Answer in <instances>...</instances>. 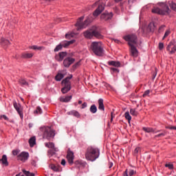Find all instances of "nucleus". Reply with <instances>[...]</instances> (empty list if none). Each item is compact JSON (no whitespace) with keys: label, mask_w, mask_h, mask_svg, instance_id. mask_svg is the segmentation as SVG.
I'll return each mask as SVG.
<instances>
[{"label":"nucleus","mask_w":176,"mask_h":176,"mask_svg":"<svg viewBox=\"0 0 176 176\" xmlns=\"http://www.w3.org/2000/svg\"><path fill=\"white\" fill-rule=\"evenodd\" d=\"M93 34V26L89 30H87L83 32V36L87 39H92Z\"/></svg>","instance_id":"obj_17"},{"label":"nucleus","mask_w":176,"mask_h":176,"mask_svg":"<svg viewBox=\"0 0 176 176\" xmlns=\"http://www.w3.org/2000/svg\"><path fill=\"white\" fill-rule=\"evenodd\" d=\"M129 46L130 56H131L132 57H138V50H137V47L134 46V45Z\"/></svg>","instance_id":"obj_15"},{"label":"nucleus","mask_w":176,"mask_h":176,"mask_svg":"<svg viewBox=\"0 0 176 176\" xmlns=\"http://www.w3.org/2000/svg\"><path fill=\"white\" fill-rule=\"evenodd\" d=\"M98 104L99 111H102V112H104V111H105V106L104 105V99H98Z\"/></svg>","instance_id":"obj_20"},{"label":"nucleus","mask_w":176,"mask_h":176,"mask_svg":"<svg viewBox=\"0 0 176 176\" xmlns=\"http://www.w3.org/2000/svg\"><path fill=\"white\" fill-rule=\"evenodd\" d=\"M71 100H72V96H68L66 97H60L59 98V101H60V102H69V101H71Z\"/></svg>","instance_id":"obj_23"},{"label":"nucleus","mask_w":176,"mask_h":176,"mask_svg":"<svg viewBox=\"0 0 176 176\" xmlns=\"http://www.w3.org/2000/svg\"><path fill=\"white\" fill-rule=\"evenodd\" d=\"M170 9H172L173 10H174L175 12H176V4L175 3H171L170 4Z\"/></svg>","instance_id":"obj_47"},{"label":"nucleus","mask_w":176,"mask_h":176,"mask_svg":"<svg viewBox=\"0 0 176 176\" xmlns=\"http://www.w3.org/2000/svg\"><path fill=\"white\" fill-rule=\"evenodd\" d=\"M13 105H14V108L16 109V111L19 113L21 119H23V109H21V104H20V103L16 102V101H14Z\"/></svg>","instance_id":"obj_10"},{"label":"nucleus","mask_w":176,"mask_h":176,"mask_svg":"<svg viewBox=\"0 0 176 176\" xmlns=\"http://www.w3.org/2000/svg\"><path fill=\"white\" fill-rule=\"evenodd\" d=\"M19 151H18V150H14V151H12V155H14V156H17V155H19Z\"/></svg>","instance_id":"obj_52"},{"label":"nucleus","mask_w":176,"mask_h":176,"mask_svg":"<svg viewBox=\"0 0 176 176\" xmlns=\"http://www.w3.org/2000/svg\"><path fill=\"white\" fill-rule=\"evenodd\" d=\"M23 173L26 176H35V173H30L28 170H23Z\"/></svg>","instance_id":"obj_40"},{"label":"nucleus","mask_w":176,"mask_h":176,"mask_svg":"<svg viewBox=\"0 0 176 176\" xmlns=\"http://www.w3.org/2000/svg\"><path fill=\"white\" fill-rule=\"evenodd\" d=\"M110 71H111V74H115V73L119 74L120 72L119 69L115 68V67H111Z\"/></svg>","instance_id":"obj_42"},{"label":"nucleus","mask_w":176,"mask_h":176,"mask_svg":"<svg viewBox=\"0 0 176 176\" xmlns=\"http://www.w3.org/2000/svg\"><path fill=\"white\" fill-rule=\"evenodd\" d=\"M137 174V170L134 169H126L125 171L123 173V176H133Z\"/></svg>","instance_id":"obj_19"},{"label":"nucleus","mask_w":176,"mask_h":176,"mask_svg":"<svg viewBox=\"0 0 176 176\" xmlns=\"http://www.w3.org/2000/svg\"><path fill=\"white\" fill-rule=\"evenodd\" d=\"M130 113L132 116H138V111H136L135 109H131Z\"/></svg>","instance_id":"obj_38"},{"label":"nucleus","mask_w":176,"mask_h":176,"mask_svg":"<svg viewBox=\"0 0 176 176\" xmlns=\"http://www.w3.org/2000/svg\"><path fill=\"white\" fill-rule=\"evenodd\" d=\"M69 38H71V34H65V38H66V39H69Z\"/></svg>","instance_id":"obj_60"},{"label":"nucleus","mask_w":176,"mask_h":176,"mask_svg":"<svg viewBox=\"0 0 176 176\" xmlns=\"http://www.w3.org/2000/svg\"><path fill=\"white\" fill-rule=\"evenodd\" d=\"M21 58H32L34 57L33 53L24 52L21 54Z\"/></svg>","instance_id":"obj_27"},{"label":"nucleus","mask_w":176,"mask_h":176,"mask_svg":"<svg viewBox=\"0 0 176 176\" xmlns=\"http://www.w3.org/2000/svg\"><path fill=\"white\" fill-rule=\"evenodd\" d=\"M176 52V45H175V46H173L171 49V50L170 51V54H174Z\"/></svg>","instance_id":"obj_48"},{"label":"nucleus","mask_w":176,"mask_h":176,"mask_svg":"<svg viewBox=\"0 0 176 176\" xmlns=\"http://www.w3.org/2000/svg\"><path fill=\"white\" fill-rule=\"evenodd\" d=\"M0 45L1 46H9L10 45V41L9 40L5 38L4 37L0 38Z\"/></svg>","instance_id":"obj_21"},{"label":"nucleus","mask_w":176,"mask_h":176,"mask_svg":"<svg viewBox=\"0 0 176 176\" xmlns=\"http://www.w3.org/2000/svg\"><path fill=\"white\" fill-rule=\"evenodd\" d=\"M108 65H110L111 67H116L117 68H119L120 67V62L119 61H115V60H109L107 62Z\"/></svg>","instance_id":"obj_22"},{"label":"nucleus","mask_w":176,"mask_h":176,"mask_svg":"<svg viewBox=\"0 0 176 176\" xmlns=\"http://www.w3.org/2000/svg\"><path fill=\"white\" fill-rule=\"evenodd\" d=\"M30 157V153L28 152L23 151L19 155H17V160H20L23 163H25L28 158Z\"/></svg>","instance_id":"obj_8"},{"label":"nucleus","mask_w":176,"mask_h":176,"mask_svg":"<svg viewBox=\"0 0 176 176\" xmlns=\"http://www.w3.org/2000/svg\"><path fill=\"white\" fill-rule=\"evenodd\" d=\"M1 118H3V119H4V120H9V118H8V116L3 115L1 116Z\"/></svg>","instance_id":"obj_56"},{"label":"nucleus","mask_w":176,"mask_h":176,"mask_svg":"<svg viewBox=\"0 0 176 176\" xmlns=\"http://www.w3.org/2000/svg\"><path fill=\"white\" fill-rule=\"evenodd\" d=\"M75 156L74 155V152L71 151L69 148L67 151V159L68 160V163L69 164H74V159Z\"/></svg>","instance_id":"obj_14"},{"label":"nucleus","mask_w":176,"mask_h":176,"mask_svg":"<svg viewBox=\"0 0 176 176\" xmlns=\"http://www.w3.org/2000/svg\"><path fill=\"white\" fill-rule=\"evenodd\" d=\"M74 63H75V58L67 57L64 59L63 65L65 68H69V67L72 65V64H74Z\"/></svg>","instance_id":"obj_9"},{"label":"nucleus","mask_w":176,"mask_h":176,"mask_svg":"<svg viewBox=\"0 0 176 176\" xmlns=\"http://www.w3.org/2000/svg\"><path fill=\"white\" fill-rule=\"evenodd\" d=\"M160 6L161 8V12H165V14H162V16L170 14V8H168V6L166 3H160Z\"/></svg>","instance_id":"obj_12"},{"label":"nucleus","mask_w":176,"mask_h":176,"mask_svg":"<svg viewBox=\"0 0 176 176\" xmlns=\"http://www.w3.org/2000/svg\"><path fill=\"white\" fill-rule=\"evenodd\" d=\"M56 152H58V148H56L54 146L52 147V150H50L48 153H51V155H55Z\"/></svg>","instance_id":"obj_37"},{"label":"nucleus","mask_w":176,"mask_h":176,"mask_svg":"<svg viewBox=\"0 0 176 176\" xmlns=\"http://www.w3.org/2000/svg\"><path fill=\"white\" fill-rule=\"evenodd\" d=\"M40 131L43 133V138L46 140H52L56 135V131L50 126H41Z\"/></svg>","instance_id":"obj_3"},{"label":"nucleus","mask_w":176,"mask_h":176,"mask_svg":"<svg viewBox=\"0 0 176 176\" xmlns=\"http://www.w3.org/2000/svg\"><path fill=\"white\" fill-rule=\"evenodd\" d=\"M115 118V113H113V111H112L111 113V122H113V118Z\"/></svg>","instance_id":"obj_53"},{"label":"nucleus","mask_w":176,"mask_h":176,"mask_svg":"<svg viewBox=\"0 0 176 176\" xmlns=\"http://www.w3.org/2000/svg\"><path fill=\"white\" fill-rule=\"evenodd\" d=\"M107 1L108 0H99L93 5V6H97V5H98V7L93 12L94 17H98V16L104 12Z\"/></svg>","instance_id":"obj_4"},{"label":"nucleus","mask_w":176,"mask_h":176,"mask_svg":"<svg viewBox=\"0 0 176 176\" xmlns=\"http://www.w3.org/2000/svg\"><path fill=\"white\" fill-rule=\"evenodd\" d=\"M34 113H37V115L42 113V109L41 107H37L36 109L34 111Z\"/></svg>","instance_id":"obj_45"},{"label":"nucleus","mask_w":176,"mask_h":176,"mask_svg":"<svg viewBox=\"0 0 176 176\" xmlns=\"http://www.w3.org/2000/svg\"><path fill=\"white\" fill-rule=\"evenodd\" d=\"M65 57H67V52H61L55 56V60H56V61L61 62L64 60Z\"/></svg>","instance_id":"obj_18"},{"label":"nucleus","mask_w":176,"mask_h":176,"mask_svg":"<svg viewBox=\"0 0 176 176\" xmlns=\"http://www.w3.org/2000/svg\"><path fill=\"white\" fill-rule=\"evenodd\" d=\"M123 39H124L126 42H128L129 46L137 45V43L138 42V37H137V35L134 34L124 36Z\"/></svg>","instance_id":"obj_6"},{"label":"nucleus","mask_w":176,"mask_h":176,"mask_svg":"<svg viewBox=\"0 0 176 176\" xmlns=\"http://www.w3.org/2000/svg\"><path fill=\"white\" fill-rule=\"evenodd\" d=\"M65 164H66L65 160H64V159L62 160L60 164H62V166H65Z\"/></svg>","instance_id":"obj_58"},{"label":"nucleus","mask_w":176,"mask_h":176,"mask_svg":"<svg viewBox=\"0 0 176 176\" xmlns=\"http://www.w3.org/2000/svg\"><path fill=\"white\" fill-rule=\"evenodd\" d=\"M72 43H74V41H62L60 45H62V47H68V46H69V45H72Z\"/></svg>","instance_id":"obj_29"},{"label":"nucleus","mask_w":176,"mask_h":176,"mask_svg":"<svg viewBox=\"0 0 176 176\" xmlns=\"http://www.w3.org/2000/svg\"><path fill=\"white\" fill-rule=\"evenodd\" d=\"M169 46H175V41L174 40H172L171 41H170L169 44H168Z\"/></svg>","instance_id":"obj_54"},{"label":"nucleus","mask_w":176,"mask_h":176,"mask_svg":"<svg viewBox=\"0 0 176 176\" xmlns=\"http://www.w3.org/2000/svg\"><path fill=\"white\" fill-rule=\"evenodd\" d=\"M113 14L112 12H105L104 13H102L100 16L101 20H104V21H107V20H111L112 19Z\"/></svg>","instance_id":"obj_16"},{"label":"nucleus","mask_w":176,"mask_h":176,"mask_svg":"<svg viewBox=\"0 0 176 176\" xmlns=\"http://www.w3.org/2000/svg\"><path fill=\"white\" fill-rule=\"evenodd\" d=\"M164 28H166V25H162L159 28V31H162Z\"/></svg>","instance_id":"obj_57"},{"label":"nucleus","mask_w":176,"mask_h":176,"mask_svg":"<svg viewBox=\"0 0 176 176\" xmlns=\"http://www.w3.org/2000/svg\"><path fill=\"white\" fill-rule=\"evenodd\" d=\"M63 50V45H61V43L56 45V47L54 48V52H60V50Z\"/></svg>","instance_id":"obj_39"},{"label":"nucleus","mask_w":176,"mask_h":176,"mask_svg":"<svg viewBox=\"0 0 176 176\" xmlns=\"http://www.w3.org/2000/svg\"><path fill=\"white\" fill-rule=\"evenodd\" d=\"M29 144L31 148H32V146L36 144V139L35 137H32L29 140Z\"/></svg>","instance_id":"obj_32"},{"label":"nucleus","mask_w":176,"mask_h":176,"mask_svg":"<svg viewBox=\"0 0 176 176\" xmlns=\"http://www.w3.org/2000/svg\"><path fill=\"white\" fill-rule=\"evenodd\" d=\"M91 21H93V17L91 15H89L83 23L80 22V21H77L76 27H78V30H83V28H86Z\"/></svg>","instance_id":"obj_7"},{"label":"nucleus","mask_w":176,"mask_h":176,"mask_svg":"<svg viewBox=\"0 0 176 176\" xmlns=\"http://www.w3.org/2000/svg\"><path fill=\"white\" fill-rule=\"evenodd\" d=\"M85 108H87V102H85L81 104V109H85Z\"/></svg>","instance_id":"obj_51"},{"label":"nucleus","mask_w":176,"mask_h":176,"mask_svg":"<svg viewBox=\"0 0 176 176\" xmlns=\"http://www.w3.org/2000/svg\"><path fill=\"white\" fill-rule=\"evenodd\" d=\"M149 93H151V90L147 89L146 91H144V93L142 95V97L145 98L146 96H149Z\"/></svg>","instance_id":"obj_49"},{"label":"nucleus","mask_w":176,"mask_h":176,"mask_svg":"<svg viewBox=\"0 0 176 176\" xmlns=\"http://www.w3.org/2000/svg\"><path fill=\"white\" fill-rule=\"evenodd\" d=\"M93 36L96 38V39H102L104 38V36L98 31L97 26H93Z\"/></svg>","instance_id":"obj_11"},{"label":"nucleus","mask_w":176,"mask_h":176,"mask_svg":"<svg viewBox=\"0 0 176 176\" xmlns=\"http://www.w3.org/2000/svg\"><path fill=\"white\" fill-rule=\"evenodd\" d=\"M143 131H145V133H160V131H155V129L151 127H145L144 126L142 128Z\"/></svg>","instance_id":"obj_25"},{"label":"nucleus","mask_w":176,"mask_h":176,"mask_svg":"<svg viewBox=\"0 0 176 176\" xmlns=\"http://www.w3.org/2000/svg\"><path fill=\"white\" fill-rule=\"evenodd\" d=\"M30 48L33 49V50H42L45 49V47H38L37 45H33Z\"/></svg>","instance_id":"obj_41"},{"label":"nucleus","mask_w":176,"mask_h":176,"mask_svg":"<svg viewBox=\"0 0 176 176\" xmlns=\"http://www.w3.org/2000/svg\"><path fill=\"white\" fill-rule=\"evenodd\" d=\"M125 119L128 120L129 123L131 121V116H130V113L129 111L125 112L124 113Z\"/></svg>","instance_id":"obj_35"},{"label":"nucleus","mask_w":176,"mask_h":176,"mask_svg":"<svg viewBox=\"0 0 176 176\" xmlns=\"http://www.w3.org/2000/svg\"><path fill=\"white\" fill-rule=\"evenodd\" d=\"M0 162L2 164H3V166H9V162H8V157L6 156V155H3L1 157V159L0 160Z\"/></svg>","instance_id":"obj_24"},{"label":"nucleus","mask_w":176,"mask_h":176,"mask_svg":"<svg viewBox=\"0 0 176 176\" xmlns=\"http://www.w3.org/2000/svg\"><path fill=\"white\" fill-rule=\"evenodd\" d=\"M166 129H168L169 130H174V126H166Z\"/></svg>","instance_id":"obj_63"},{"label":"nucleus","mask_w":176,"mask_h":176,"mask_svg":"<svg viewBox=\"0 0 176 176\" xmlns=\"http://www.w3.org/2000/svg\"><path fill=\"white\" fill-rule=\"evenodd\" d=\"M31 164H32V166H34V167L36 166V162H35V160H32Z\"/></svg>","instance_id":"obj_59"},{"label":"nucleus","mask_w":176,"mask_h":176,"mask_svg":"<svg viewBox=\"0 0 176 176\" xmlns=\"http://www.w3.org/2000/svg\"><path fill=\"white\" fill-rule=\"evenodd\" d=\"M170 49H171V46H170L169 45H168V46H167V47H166V50H167L168 52H170Z\"/></svg>","instance_id":"obj_62"},{"label":"nucleus","mask_w":176,"mask_h":176,"mask_svg":"<svg viewBox=\"0 0 176 176\" xmlns=\"http://www.w3.org/2000/svg\"><path fill=\"white\" fill-rule=\"evenodd\" d=\"M165 167H167L169 170L174 169V165L173 164H166Z\"/></svg>","instance_id":"obj_46"},{"label":"nucleus","mask_w":176,"mask_h":176,"mask_svg":"<svg viewBox=\"0 0 176 176\" xmlns=\"http://www.w3.org/2000/svg\"><path fill=\"white\" fill-rule=\"evenodd\" d=\"M140 152H141V148L136 147L134 150L133 154L135 156H137V155H138V153H140Z\"/></svg>","instance_id":"obj_44"},{"label":"nucleus","mask_w":176,"mask_h":176,"mask_svg":"<svg viewBox=\"0 0 176 176\" xmlns=\"http://www.w3.org/2000/svg\"><path fill=\"white\" fill-rule=\"evenodd\" d=\"M65 75H67V70L58 71L55 76V80H56V82H60Z\"/></svg>","instance_id":"obj_13"},{"label":"nucleus","mask_w":176,"mask_h":176,"mask_svg":"<svg viewBox=\"0 0 176 176\" xmlns=\"http://www.w3.org/2000/svg\"><path fill=\"white\" fill-rule=\"evenodd\" d=\"M85 19V16H81L78 19V21H80V23H82V21H83V19Z\"/></svg>","instance_id":"obj_61"},{"label":"nucleus","mask_w":176,"mask_h":176,"mask_svg":"<svg viewBox=\"0 0 176 176\" xmlns=\"http://www.w3.org/2000/svg\"><path fill=\"white\" fill-rule=\"evenodd\" d=\"M50 168H51V170H53V171H55L56 173H60V171H61V168L54 164L50 165Z\"/></svg>","instance_id":"obj_28"},{"label":"nucleus","mask_w":176,"mask_h":176,"mask_svg":"<svg viewBox=\"0 0 176 176\" xmlns=\"http://www.w3.org/2000/svg\"><path fill=\"white\" fill-rule=\"evenodd\" d=\"M19 83L21 86H30V84H28V82L23 78H21V79L19 80Z\"/></svg>","instance_id":"obj_33"},{"label":"nucleus","mask_w":176,"mask_h":176,"mask_svg":"<svg viewBox=\"0 0 176 176\" xmlns=\"http://www.w3.org/2000/svg\"><path fill=\"white\" fill-rule=\"evenodd\" d=\"M45 146L47 148H50L51 149H53V148H54V143L53 142L45 143Z\"/></svg>","instance_id":"obj_43"},{"label":"nucleus","mask_w":176,"mask_h":176,"mask_svg":"<svg viewBox=\"0 0 176 176\" xmlns=\"http://www.w3.org/2000/svg\"><path fill=\"white\" fill-rule=\"evenodd\" d=\"M16 176H24V175H21V173H19V174L16 175Z\"/></svg>","instance_id":"obj_64"},{"label":"nucleus","mask_w":176,"mask_h":176,"mask_svg":"<svg viewBox=\"0 0 176 176\" xmlns=\"http://www.w3.org/2000/svg\"><path fill=\"white\" fill-rule=\"evenodd\" d=\"M69 115H72V116H75L76 118H80V113H79V111L76 110H72L69 113Z\"/></svg>","instance_id":"obj_30"},{"label":"nucleus","mask_w":176,"mask_h":176,"mask_svg":"<svg viewBox=\"0 0 176 176\" xmlns=\"http://www.w3.org/2000/svg\"><path fill=\"white\" fill-rule=\"evenodd\" d=\"M91 50L93 52L95 56L98 57H102L104 56V47L102 43L94 41L91 44Z\"/></svg>","instance_id":"obj_2"},{"label":"nucleus","mask_w":176,"mask_h":176,"mask_svg":"<svg viewBox=\"0 0 176 176\" xmlns=\"http://www.w3.org/2000/svg\"><path fill=\"white\" fill-rule=\"evenodd\" d=\"M158 47L160 50H163L164 48V44L163 43H159Z\"/></svg>","instance_id":"obj_50"},{"label":"nucleus","mask_w":176,"mask_h":176,"mask_svg":"<svg viewBox=\"0 0 176 176\" xmlns=\"http://www.w3.org/2000/svg\"><path fill=\"white\" fill-rule=\"evenodd\" d=\"M168 35H170V31H166L164 34L163 39H164V38H166V36H168Z\"/></svg>","instance_id":"obj_55"},{"label":"nucleus","mask_w":176,"mask_h":176,"mask_svg":"<svg viewBox=\"0 0 176 176\" xmlns=\"http://www.w3.org/2000/svg\"><path fill=\"white\" fill-rule=\"evenodd\" d=\"M89 111H90L91 113H96L97 106H96V104H92L89 108Z\"/></svg>","instance_id":"obj_34"},{"label":"nucleus","mask_w":176,"mask_h":176,"mask_svg":"<svg viewBox=\"0 0 176 176\" xmlns=\"http://www.w3.org/2000/svg\"><path fill=\"white\" fill-rule=\"evenodd\" d=\"M72 74H70L69 76L66 77L62 80L61 84L63 85V87L61 89V91L63 94H66V93H68V91L71 90V81H69V80L72 79Z\"/></svg>","instance_id":"obj_5"},{"label":"nucleus","mask_w":176,"mask_h":176,"mask_svg":"<svg viewBox=\"0 0 176 176\" xmlns=\"http://www.w3.org/2000/svg\"><path fill=\"white\" fill-rule=\"evenodd\" d=\"M152 13H155V14H160L162 16V14H164L166 12L161 11V9L160 8H154L152 10Z\"/></svg>","instance_id":"obj_26"},{"label":"nucleus","mask_w":176,"mask_h":176,"mask_svg":"<svg viewBox=\"0 0 176 176\" xmlns=\"http://www.w3.org/2000/svg\"><path fill=\"white\" fill-rule=\"evenodd\" d=\"M100 157V148L91 146L85 152V159L89 162H96Z\"/></svg>","instance_id":"obj_1"},{"label":"nucleus","mask_w":176,"mask_h":176,"mask_svg":"<svg viewBox=\"0 0 176 176\" xmlns=\"http://www.w3.org/2000/svg\"><path fill=\"white\" fill-rule=\"evenodd\" d=\"M167 135V132L166 131H163L161 133L155 135V138H160V137H164Z\"/></svg>","instance_id":"obj_36"},{"label":"nucleus","mask_w":176,"mask_h":176,"mask_svg":"<svg viewBox=\"0 0 176 176\" xmlns=\"http://www.w3.org/2000/svg\"><path fill=\"white\" fill-rule=\"evenodd\" d=\"M75 164L76 166H77V167H85L86 166V162H83L82 161H76L75 162Z\"/></svg>","instance_id":"obj_31"}]
</instances>
